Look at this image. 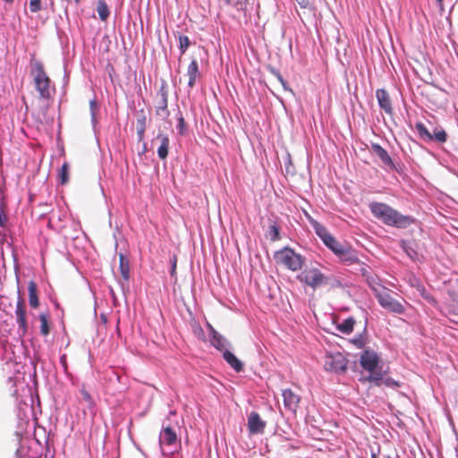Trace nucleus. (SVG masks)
<instances>
[{
  "label": "nucleus",
  "instance_id": "1",
  "mask_svg": "<svg viewBox=\"0 0 458 458\" xmlns=\"http://www.w3.org/2000/svg\"><path fill=\"white\" fill-rule=\"evenodd\" d=\"M30 74L32 79L33 86L38 93L39 101L42 102L38 114L45 115L47 109L49 106V102L55 91V86L52 85V81L46 72L44 64L41 61L37 60L34 57L31 58L30 62Z\"/></svg>",
  "mask_w": 458,
  "mask_h": 458
},
{
  "label": "nucleus",
  "instance_id": "2",
  "mask_svg": "<svg viewBox=\"0 0 458 458\" xmlns=\"http://www.w3.org/2000/svg\"><path fill=\"white\" fill-rule=\"evenodd\" d=\"M369 208L373 216L385 225L397 228H406L413 224L414 219L410 216L399 213L390 206L381 202H372Z\"/></svg>",
  "mask_w": 458,
  "mask_h": 458
},
{
  "label": "nucleus",
  "instance_id": "3",
  "mask_svg": "<svg viewBox=\"0 0 458 458\" xmlns=\"http://www.w3.org/2000/svg\"><path fill=\"white\" fill-rule=\"evenodd\" d=\"M372 291L382 308L396 314L404 313V306L393 298L391 291L388 288L383 285H372Z\"/></svg>",
  "mask_w": 458,
  "mask_h": 458
},
{
  "label": "nucleus",
  "instance_id": "4",
  "mask_svg": "<svg viewBox=\"0 0 458 458\" xmlns=\"http://www.w3.org/2000/svg\"><path fill=\"white\" fill-rule=\"evenodd\" d=\"M274 259L277 264L283 265L292 271L301 269L305 260L301 254L296 253L289 247H284L275 252Z\"/></svg>",
  "mask_w": 458,
  "mask_h": 458
},
{
  "label": "nucleus",
  "instance_id": "5",
  "mask_svg": "<svg viewBox=\"0 0 458 458\" xmlns=\"http://www.w3.org/2000/svg\"><path fill=\"white\" fill-rule=\"evenodd\" d=\"M297 279L306 285L316 289L327 284V277L317 267H306L298 276Z\"/></svg>",
  "mask_w": 458,
  "mask_h": 458
},
{
  "label": "nucleus",
  "instance_id": "6",
  "mask_svg": "<svg viewBox=\"0 0 458 458\" xmlns=\"http://www.w3.org/2000/svg\"><path fill=\"white\" fill-rule=\"evenodd\" d=\"M359 381L363 385H368V388L373 386H387L396 388L400 386V383L388 377V374H368L361 375Z\"/></svg>",
  "mask_w": 458,
  "mask_h": 458
},
{
  "label": "nucleus",
  "instance_id": "7",
  "mask_svg": "<svg viewBox=\"0 0 458 458\" xmlns=\"http://www.w3.org/2000/svg\"><path fill=\"white\" fill-rule=\"evenodd\" d=\"M415 129L423 140L444 143L447 140V134L442 127H434L432 132H430L424 123H417Z\"/></svg>",
  "mask_w": 458,
  "mask_h": 458
},
{
  "label": "nucleus",
  "instance_id": "8",
  "mask_svg": "<svg viewBox=\"0 0 458 458\" xmlns=\"http://www.w3.org/2000/svg\"><path fill=\"white\" fill-rule=\"evenodd\" d=\"M348 360L340 352L326 357L325 369L327 372H344L347 369Z\"/></svg>",
  "mask_w": 458,
  "mask_h": 458
},
{
  "label": "nucleus",
  "instance_id": "9",
  "mask_svg": "<svg viewBox=\"0 0 458 458\" xmlns=\"http://www.w3.org/2000/svg\"><path fill=\"white\" fill-rule=\"evenodd\" d=\"M178 443L179 440L174 428L171 426L164 427L159 435L160 446L162 448L164 446L170 448L169 453L173 454L174 450L172 448L176 447Z\"/></svg>",
  "mask_w": 458,
  "mask_h": 458
},
{
  "label": "nucleus",
  "instance_id": "10",
  "mask_svg": "<svg viewBox=\"0 0 458 458\" xmlns=\"http://www.w3.org/2000/svg\"><path fill=\"white\" fill-rule=\"evenodd\" d=\"M380 361L379 355L373 350L367 349L365 350L360 359V365L363 369L368 372H374Z\"/></svg>",
  "mask_w": 458,
  "mask_h": 458
},
{
  "label": "nucleus",
  "instance_id": "11",
  "mask_svg": "<svg viewBox=\"0 0 458 458\" xmlns=\"http://www.w3.org/2000/svg\"><path fill=\"white\" fill-rule=\"evenodd\" d=\"M247 426L250 435H257L264 433L267 423L260 418L258 412L251 411L248 416Z\"/></svg>",
  "mask_w": 458,
  "mask_h": 458
},
{
  "label": "nucleus",
  "instance_id": "12",
  "mask_svg": "<svg viewBox=\"0 0 458 458\" xmlns=\"http://www.w3.org/2000/svg\"><path fill=\"white\" fill-rule=\"evenodd\" d=\"M15 317H16V322L18 324V327L22 331V335H25L27 333V330L29 328L28 321H27V316H26V306L24 300L19 296L16 309H15Z\"/></svg>",
  "mask_w": 458,
  "mask_h": 458
},
{
  "label": "nucleus",
  "instance_id": "13",
  "mask_svg": "<svg viewBox=\"0 0 458 458\" xmlns=\"http://www.w3.org/2000/svg\"><path fill=\"white\" fill-rule=\"evenodd\" d=\"M186 76L188 77L187 85L190 89H192L201 77L198 60L194 56L191 57V61L187 67Z\"/></svg>",
  "mask_w": 458,
  "mask_h": 458
},
{
  "label": "nucleus",
  "instance_id": "14",
  "mask_svg": "<svg viewBox=\"0 0 458 458\" xmlns=\"http://www.w3.org/2000/svg\"><path fill=\"white\" fill-rule=\"evenodd\" d=\"M283 398L284 408L293 413H296L301 397L291 389H285L283 391Z\"/></svg>",
  "mask_w": 458,
  "mask_h": 458
},
{
  "label": "nucleus",
  "instance_id": "15",
  "mask_svg": "<svg viewBox=\"0 0 458 458\" xmlns=\"http://www.w3.org/2000/svg\"><path fill=\"white\" fill-rule=\"evenodd\" d=\"M373 152L380 158L381 162L393 171H397L393 159L388 155L387 151L382 148L379 144L374 143L371 145Z\"/></svg>",
  "mask_w": 458,
  "mask_h": 458
},
{
  "label": "nucleus",
  "instance_id": "16",
  "mask_svg": "<svg viewBox=\"0 0 458 458\" xmlns=\"http://www.w3.org/2000/svg\"><path fill=\"white\" fill-rule=\"evenodd\" d=\"M376 97L379 106L387 114H393L392 102L389 94L384 89H379L376 91Z\"/></svg>",
  "mask_w": 458,
  "mask_h": 458
},
{
  "label": "nucleus",
  "instance_id": "17",
  "mask_svg": "<svg viewBox=\"0 0 458 458\" xmlns=\"http://www.w3.org/2000/svg\"><path fill=\"white\" fill-rule=\"evenodd\" d=\"M156 140L160 141V145L157 148V156L160 159L165 160L169 152V137L167 134L160 132L157 134Z\"/></svg>",
  "mask_w": 458,
  "mask_h": 458
},
{
  "label": "nucleus",
  "instance_id": "18",
  "mask_svg": "<svg viewBox=\"0 0 458 458\" xmlns=\"http://www.w3.org/2000/svg\"><path fill=\"white\" fill-rule=\"evenodd\" d=\"M147 128V116L143 109L138 112L137 115V135L139 141L144 140L145 131Z\"/></svg>",
  "mask_w": 458,
  "mask_h": 458
},
{
  "label": "nucleus",
  "instance_id": "19",
  "mask_svg": "<svg viewBox=\"0 0 458 458\" xmlns=\"http://www.w3.org/2000/svg\"><path fill=\"white\" fill-rule=\"evenodd\" d=\"M448 296L445 304V310L451 315L458 316V295L449 291Z\"/></svg>",
  "mask_w": 458,
  "mask_h": 458
},
{
  "label": "nucleus",
  "instance_id": "20",
  "mask_svg": "<svg viewBox=\"0 0 458 458\" xmlns=\"http://www.w3.org/2000/svg\"><path fill=\"white\" fill-rule=\"evenodd\" d=\"M343 254H339V259L347 265H352L359 262V259L355 253V251L348 245L342 250Z\"/></svg>",
  "mask_w": 458,
  "mask_h": 458
},
{
  "label": "nucleus",
  "instance_id": "21",
  "mask_svg": "<svg viewBox=\"0 0 458 458\" xmlns=\"http://www.w3.org/2000/svg\"><path fill=\"white\" fill-rule=\"evenodd\" d=\"M29 302L31 308L38 309L39 306V299L38 296V286L34 281L28 284Z\"/></svg>",
  "mask_w": 458,
  "mask_h": 458
},
{
  "label": "nucleus",
  "instance_id": "22",
  "mask_svg": "<svg viewBox=\"0 0 458 458\" xmlns=\"http://www.w3.org/2000/svg\"><path fill=\"white\" fill-rule=\"evenodd\" d=\"M223 358L235 371L239 372L242 369V361L230 351L225 350L223 352Z\"/></svg>",
  "mask_w": 458,
  "mask_h": 458
},
{
  "label": "nucleus",
  "instance_id": "23",
  "mask_svg": "<svg viewBox=\"0 0 458 458\" xmlns=\"http://www.w3.org/2000/svg\"><path fill=\"white\" fill-rule=\"evenodd\" d=\"M210 343L215 348L223 352L227 350V346L229 345V342L217 331H214V335L211 336Z\"/></svg>",
  "mask_w": 458,
  "mask_h": 458
},
{
  "label": "nucleus",
  "instance_id": "24",
  "mask_svg": "<svg viewBox=\"0 0 458 458\" xmlns=\"http://www.w3.org/2000/svg\"><path fill=\"white\" fill-rule=\"evenodd\" d=\"M355 324V318L353 317H349L343 322L338 323L336 325V329L343 334L350 335L353 331Z\"/></svg>",
  "mask_w": 458,
  "mask_h": 458
},
{
  "label": "nucleus",
  "instance_id": "25",
  "mask_svg": "<svg viewBox=\"0 0 458 458\" xmlns=\"http://www.w3.org/2000/svg\"><path fill=\"white\" fill-rule=\"evenodd\" d=\"M50 314L49 312H41L38 315V319L40 322V334L44 336H47L50 333Z\"/></svg>",
  "mask_w": 458,
  "mask_h": 458
},
{
  "label": "nucleus",
  "instance_id": "26",
  "mask_svg": "<svg viewBox=\"0 0 458 458\" xmlns=\"http://www.w3.org/2000/svg\"><path fill=\"white\" fill-rule=\"evenodd\" d=\"M119 270L125 281L130 278V262L129 259L123 254H119Z\"/></svg>",
  "mask_w": 458,
  "mask_h": 458
},
{
  "label": "nucleus",
  "instance_id": "27",
  "mask_svg": "<svg viewBox=\"0 0 458 458\" xmlns=\"http://www.w3.org/2000/svg\"><path fill=\"white\" fill-rule=\"evenodd\" d=\"M325 245L329 248L336 256L343 254L342 250L345 247L344 244L339 242L334 236H330L324 242Z\"/></svg>",
  "mask_w": 458,
  "mask_h": 458
},
{
  "label": "nucleus",
  "instance_id": "28",
  "mask_svg": "<svg viewBox=\"0 0 458 458\" xmlns=\"http://www.w3.org/2000/svg\"><path fill=\"white\" fill-rule=\"evenodd\" d=\"M368 333L366 328H364L362 333H360L359 335L350 340V343L352 344L358 349H363L368 344Z\"/></svg>",
  "mask_w": 458,
  "mask_h": 458
},
{
  "label": "nucleus",
  "instance_id": "29",
  "mask_svg": "<svg viewBox=\"0 0 458 458\" xmlns=\"http://www.w3.org/2000/svg\"><path fill=\"white\" fill-rule=\"evenodd\" d=\"M311 225L313 229L315 230L316 233L318 235V237L324 242H326L327 239H328L331 234L328 233L327 228L322 225L320 223L315 220H311Z\"/></svg>",
  "mask_w": 458,
  "mask_h": 458
},
{
  "label": "nucleus",
  "instance_id": "30",
  "mask_svg": "<svg viewBox=\"0 0 458 458\" xmlns=\"http://www.w3.org/2000/svg\"><path fill=\"white\" fill-rule=\"evenodd\" d=\"M226 5H231L237 12H245L250 5V0H223Z\"/></svg>",
  "mask_w": 458,
  "mask_h": 458
},
{
  "label": "nucleus",
  "instance_id": "31",
  "mask_svg": "<svg viewBox=\"0 0 458 458\" xmlns=\"http://www.w3.org/2000/svg\"><path fill=\"white\" fill-rule=\"evenodd\" d=\"M97 12L101 21H106L107 20L110 15V11L105 0H99L98 2Z\"/></svg>",
  "mask_w": 458,
  "mask_h": 458
},
{
  "label": "nucleus",
  "instance_id": "32",
  "mask_svg": "<svg viewBox=\"0 0 458 458\" xmlns=\"http://www.w3.org/2000/svg\"><path fill=\"white\" fill-rule=\"evenodd\" d=\"M156 114L157 115H168L169 114L167 110V95L165 91L162 92V99L156 108Z\"/></svg>",
  "mask_w": 458,
  "mask_h": 458
},
{
  "label": "nucleus",
  "instance_id": "33",
  "mask_svg": "<svg viewBox=\"0 0 458 458\" xmlns=\"http://www.w3.org/2000/svg\"><path fill=\"white\" fill-rule=\"evenodd\" d=\"M280 227L276 222H272L268 226V235L272 242L280 240Z\"/></svg>",
  "mask_w": 458,
  "mask_h": 458
},
{
  "label": "nucleus",
  "instance_id": "34",
  "mask_svg": "<svg viewBox=\"0 0 458 458\" xmlns=\"http://www.w3.org/2000/svg\"><path fill=\"white\" fill-rule=\"evenodd\" d=\"M59 182L61 184H65L68 182L69 180V165L68 163H64L59 174H58Z\"/></svg>",
  "mask_w": 458,
  "mask_h": 458
},
{
  "label": "nucleus",
  "instance_id": "35",
  "mask_svg": "<svg viewBox=\"0 0 458 458\" xmlns=\"http://www.w3.org/2000/svg\"><path fill=\"white\" fill-rule=\"evenodd\" d=\"M179 49L181 51V54H184L188 47H190V38L185 35H180L179 38Z\"/></svg>",
  "mask_w": 458,
  "mask_h": 458
},
{
  "label": "nucleus",
  "instance_id": "36",
  "mask_svg": "<svg viewBox=\"0 0 458 458\" xmlns=\"http://www.w3.org/2000/svg\"><path fill=\"white\" fill-rule=\"evenodd\" d=\"M81 394L82 395V399L85 403H87L89 408H92L94 406V401L88 391L84 388L81 389Z\"/></svg>",
  "mask_w": 458,
  "mask_h": 458
},
{
  "label": "nucleus",
  "instance_id": "37",
  "mask_svg": "<svg viewBox=\"0 0 458 458\" xmlns=\"http://www.w3.org/2000/svg\"><path fill=\"white\" fill-rule=\"evenodd\" d=\"M41 9V0H30V10L31 13H38Z\"/></svg>",
  "mask_w": 458,
  "mask_h": 458
},
{
  "label": "nucleus",
  "instance_id": "38",
  "mask_svg": "<svg viewBox=\"0 0 458 458\" xmlns=\"http://www.w3.org/2000/svg\"><path fill=\"white\" fill-rule=\"evenodd\" d=\"M298 4L302 9H312L314 4V0H296Z\"/></svg>",
  "mask_w": 458,
  "mask_h": 458
},
{
  "label": "nucleus",
  "instance_id": "39",
  "mask_svg": "<svg viewBox=\"0 0 458 458\" xmlns=\"http://www.w3.org/2000/svg\"><path fill=\"white\" fill-rule=\"evenodd\" d=\"M178 130L180 134H184L186 131V123L184 121V118L182 116H180L178 119Z\"/></svg>",
  "mask_w": 458,
  "mask_h": 458
},
{
  "label": "nucleus",
  "instance_id": "40",
  "mask_svg": "<svg viewBox=\"0 0 458 458\" xmlns=\"http://www.w3.org/2000/svg\"><path fill=\"white\" fill-rule=\"evenodd\" d=\"M171 263H172V267H171L170 274L172 276H174L176 274V263H177V257L175 255L173 256V258L171 259Z\"/></svg>",
  "mask_w": 458,
  "mask_h": 458
},
{
  "label": "nucleus",
  "instance_id": "41",
  "mask_svg": "<svg viewBox=\"0 0 458 458\" xmlns=\"http://www.w3.org/2000/svg\"><path fill=\"white\" fill-rule=\"evenodd\" d=\"M193 332L196 335H198L199 337H202L204 336V332H203V329L201 328V327L199 325V324H195L193 326Z\"/></svg>",
  "mask_w": 458,
  "mask_h": 458
},
{
  "label": "nucleus",
  "instance_id": "42",
  "mask_svg": "<svg viewBox=\"0 0 458 458\" xmlns=\"http://www.w3.org/2000/svg\"><path fill=\"white\" fill-rule=\"evenodd\" d=\"M274 74L275 76L276 77V79L280 81V83L282 84V86L284 87V89H287L288 87H287V82L283 79V77L281 76V74L279 72H274Z\"/></svg>",
  "mask_w": 458,
  "mask_h": 458
},
{
  "label": "nucleus",
  "instance_id": "43",
  "mask_svg": "<svg viewBox=\"0 0 458 458\" xmlns=\"http://www.w3.org/2000/svg\"><path fill=\"white\" fill-rule=\"evenodd\" d=\"M367 281L371 289H372V285H376V286L381 285L377 281V277H374V276L368 277Z\"/></svg>",
  "mask_w": 458,
  "mask_h": 458
},
{
  "label": "nucleus",
  "instance_id": "44",
  "mask_svg": "<svg viewBox=\"0 0 458 458\" xmlns=\"http://www.w3.org/2000/svg\"><path fill=\"white\" fill-rule=\"evenodd\" d=\"M207 327H208V329H209V331H210L211 336H212V335H214V331H216V329L212 327V325H211V324H209V323H207Z\"/></svg>",
  "mask_w": 458,
  "mask_h": 458
},
{
  "label": "nucleus",
  "instance_id": "45",
  "mask_svg": "<svg viewBox=\"0 0 458 458\" xmlns=\"http://www.w3.org/2000/svg\"><path fill=\"white\" fill-rule=\"evenodd\" d=\"M437 5L439 6L440 10L444 11V0H437Z\"/></svg>",
  "mask_w": 458,
  "mask_h": 458
},
{
  "label": "nucleus",
  "instance_id": "46",
  "mask_svg": "<svg viewBox=\"0 0 458 458\" xmlns=\"http://www.w3.org/2000/svg\"><path fill=\"white\" fill-rule=\"evenodd\" d=\"M5 216L0 213V225L3 226L4 225Z\"/></svg>",
  "mask_w": 458,
  "mask_h": 458
},
{
  "label": "nucleus",
  "instance_id": "47",
  "mask_svg": "<svg viewBox=\"0 0 458 458\" xmlns=\"http://www.w3.org/2000/svg\"><path fill=\"white\" fill-rule=\"evenodd\" d=\"M83 0H72V3L78 6Z\"/></svg>",
  "mask_w": 458,
  "mask_h": 458
},
{
  "label": "nucleus",
  "instance_id": "48",
  "mask_svg": "<svg viewBox=\"0 0 458 458\" xmlns=\"http://www.w3.org/2000/svg\"><path fill=\"white\" fill-rule=\"evenodd\" d=\"M32 376H33V380H34V381H36L37 374H36V373H33V374H32Z\"/></svg>",
  "mask_w": 458,
  "mask_h": 458
},
{
  "label": "nucleus",
  "instance_id": "49",
  "mask_svg": "<svg viewBox=\"0 0 458 458\" xmlns=\"http://www.w3.org/2000/svg\"><path fill=\"white\" fill-rule=\"evenodd\" d=\"M6 3H13L14 0H4Z\"/></svg>",
  "mask_w": 458,
  "mask_h": 458
},
{
  "label": "nucleus",
  "instance_id": "50",
  "mask_svg": "<svg viewBox=\"0 0 458 458\" xmlns=\"http://www.w3.org/2000/svg\"><path fill=\"white\" fill-rule=\"evenodd\" d=\"M371 458H377L376 454H371Z\"/></svg>",
  "mask_w": 458,
  "mask_h": 458
},
{
  "label": "nucleus",
  "instance_id": "51",
  "mask_svg": "<svg viewBox=\"0 0 458 458\" xmlns=\"http://www.w3.org/2000/svg\"><path fill=\"white\" fill-rule=\"evenodd\" d=\"M386 458H391L390 456H387Z\"/></svg>",
  "mask_w": 458,
  "mask_h": 458
}]
</instances>
